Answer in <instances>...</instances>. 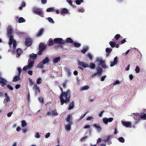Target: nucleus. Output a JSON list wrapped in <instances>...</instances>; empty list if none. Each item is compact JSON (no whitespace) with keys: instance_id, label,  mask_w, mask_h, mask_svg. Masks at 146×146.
<instances>
[{"instance_id":"47","label":"nucleus","mask_w":146,"mask_h":146,"mask_svg":"<svg viewBox=\"0 0 146 146\" xmlns=\"http://www.w3.org/2000/svg\"><path fill=\"white\" fill-rule=\"evenodd\" d=\"M135 71L136 73H138L140 71V69L138 66H136Z\"/></svg>"},{"instance_id":"40","label":"nucleus","mask_w":146,"mask_h":146,"mask_svg":"<svg viewBox=\"0 0 146 146\" xmlns=\"http://www.w3.org/2000/svg\"><path fill=\"white\" fill-rule=\"evenodd\" d=\"M95 64L92 63H90V65H89V67L91 69H92L94 68L95 67Z\"/></svg>"},{"instance_id":"18","label":"nucleus","mask_w":146,"mask_h":146,"mask_svg":"<svg viewBox=\"0 0 146 146\" xmlns=\"http://www.w3.org/2000/svg\"><path fill=\"white\" fill-rule=\"evenodd\" d=\"M65 42V43H74V42L72 39L71 38H67L66 39Z\"/></svg>"},{"instance_id":"23","label":"nucleus","mask_w":146,"mask_h":146,"mask_svg":"<svg viewBox=\"0 0 146 146\" xmlns=\"http://www.w3.org/2000/svg\"><path fill=\"white\" fill-rule=\"evenodd\" d=\"M50 59L48 57H46L43 60L42 62H43L44 64H45L47 63H48Z\"/></svg>"},{"instance_id":"53","label":"nucleus","mask_w":146,"mask_h":146,"mask_svg":"<svg viewBox=\"0 0 146 146\" xmlns=\"http://www.w3.org/2000/svg\"><path fill=\"white\" fill-rule=\"evenodd\" d=\"M39 101L42 103L44 102V99L42 97H40L38 98Z\"/></svg>"},{"instance_id":"48","label":"nucleus","mask_w":146,"mask_h":146,"mask_svg":"<svg viewBox=\"0 0 146 146\" xmlns=\"http://www.w3.org/2000/svg\"><path fill=\"white\" fill-rule=\"evenodd\" d=\"M70 115H68L66 118V120L69 122V123H72L70 121Z\"/></svg>"},{"instance_id":"39","label":"nucleus","mask_w":146,"mask_h":146,"mask_svg":"<svg viewBox=\"0 0 146 146\" xmlns=\"http://www.w3.org/2000/svg\"><path fill=\"white\" fill-rule=\"evenodd\" d=\"M43 64V62H40L38 64V65L37 66L38 68H42L43 67V64Z\"/></svg>"},{"instance_id":"8","label":"nucleus","mask_w":146,"mask_h":146,"mask_svg":"<svg viewBox=\"0 0 146 146\" xmlns=\"http://www.w3.org/2000/svg\"><path fill=\"white\" fill-rule=\"evenodd\" d=\"M113 120V117H110L108 118L107 117H104L103 119V122L106 124H108V122H111Z\"/></svg>"},{"instance_id":"57","label":"nucleus","mask_w":146,"mask_h":146,"mask_svg":"<svg viewBox=\"0 0 146 146\" xmlns=\"http://www.w3.org/2000/svg\"><path fill=\"white\" fill-rule=\"evenodd\" d=\"M87 138V136H86L84 137H83L81 139H80V141H83L85 140Z\"/></svg>"},{"instance_id":"43","label":"nucleus","mask_w":146,"mask_h":146,"mask_svg":"<svg viewBox=\"0 0 146 146\" xmlns=\"http://www.w3.org/2000/svg\"><path fill=\"white\" fill-rule=\"evenodd\" d=\"M74 46L76 47H78L80 46L81 44L80 43L75 42L74 43Z\"/></svg>"},{"instance_id":"38","label":"nucleus","mask_w":146,"mask_h":146,"mask_svg":"<svg viewBox=\"0 0 146 146\" xmlns=\"http://www.w3.org/2000/svg\"><path fill=\"white\" fill-rule=\"evenodd\" d=\"M100 65H101L102 67L103 68L106 69L108 68L107 66L105 64V61H104V62L102 63Z\"/></svg>"},{"instance_id":"15","label":"nucleus","mask_w":146,"mask_h":146,"mask_svg":"<svg viewBox=\"0 0 146 146\" xmlns=\"http://www.w3.org/2000/svg\"><path fill=\"white\" fill-rule=\"evenodd\" d=\"M0 80V83H1V85L2 87H4L5 86L6 84V80L2 78H1Z\"/></svg>"},{"instance_id":"60","label":"nucleus","mask_w":146,"mask_h":146,"mask_svg":"<svg viewBox=\"0 0 146 146\" xmlns=\"http://www.w3.org/2000/svg\"><path fill=\"white\" fill-rule=\"evenodd\" d=\"M18 71H19V74H18V75L19 76H20V74H21V73L22 72V69L21 68H18Z\"/></svg>"},{"instance_id":"14","label":"nucleus","mask_w":146,"mask_h":146,"mask_svg":"<svg viewBox=\"0 0 146 146\" xmlns=\"http://www.w3.org/2000/svg\"><path fill=\"white\" fill-rule=\"evenodd\" d=\"M118 62V58L117 56H116L114 59L113 62H111L110 65L111 67H112L114 66L115 64H116Z\"/></svg>"},{"instance_id":"42","label":"nucleus","mask_w":146,"mask_h":146,"mask_svg":"<svg viewBox=\"0 0 146 146\" xmlns=\"http://www.w3.org/2000/svg\"><path fill=\"white\" fill-rule=\"evenodd\" d=\"M121 36L120 35V34H116L114 37V38H115V40H118Z\"/></svg>"},{"instance_id":"64","label":"nucleus","mask_w":146,"mask_h":146,"mask_svg":"<svg viewBox=\"0 0 146 146\" xmlns=\"http://www.w3.org/2000/svg\"><path fill=\"white\" fill-rule=\"evenodd\" d=\"M50 135V133H47L45 135V137L47 138H48Z\"/></svg>"},{"instance_id":"3","label":"nucleus","mask_w":146,"mask_h":146,"mask_svg":"<svg viewBox=\"0 0 146 146\" xmlns=\"http://www.w3.org/2000/svg\"><path fill=\"white\" fill-rule=\"evenodd\" d=\"M9 45L10 46H11L13 43V47L14 49H15L16 47V41L14 39L13 35H11L9 37Z\"/></svg>"},{"instance_id":"11","label":"nucleus","mask_w":146,"mask_h":146,"mask_svg":"<svg viewBox=\"0 0 146 146\" xmlns=\"http://www.w3.org/2000/svg\"><path fill=\"white\" fill-rule=\"evenodd\" d=\"M122 124L123 126L127 127H131V123L129 121H123V122L122 123Z\"/></svg>"},{"instance_id":"41","label":"nucleus","mask_w":146,"mask_h":146,"mask_svg":"<svg viewBox=\"0 0 146 146\" xmlns=\"http://www.w3.org/2000/svg\"><path fill=\"white\" fill-rule=\"evenodd\" d=\"M111 137V135H110L106 136L104 139V141L105 142H107L109 140Z\"/></svg>"},{"instance_id":"49","label":"nucleus","mask_w":146,"mask_h":146,"mask_svg":"<svg viewBox=\"0 0 146 146\" xmlns=\"http://www.w3.org/2000/svg\"><path fill=\"white\" fill-rule=\"evenodd\" d=\"M29 80L30 85L31 86H32L34 84V82L32 81V80L30 78H29Z\"/></svg>"},{"instance_id":"36","label":"nucleus","mask_w":146,"mask_h":146,"mask_svg":"<svg viewBox=\"0 0 146 146\" xmlns=\"http://www.w3.org/2000/svg\"><path fill=\"white\" fill-rule=\"evenodd\" d=\"M112 49L110 48H107L106 49V51L107 53H110L112 51Z\"/></svg>"},{"instance_id":"9","label":"nucleus","mask_w":146,"mask_h":146,"mask_svg":"<svg viewBox=\"0 0 146 146\" xmlns=\"http://www.w3.org/2000/svg\"><path fill=\"white\" fill-rule=\"evenodd\" d=\"M25 43L26 46H30L32 43V40L30 38H27L26 39Z\"/></svg>"},{"instance_id":"34","label":"nucleus","mask_w":146,"mask_h":146,"mask_svg":"<svg viewBox=\"0 0 146 146\" xmlns=\"http://www.w3.org/2000/svg\"><path fill=\"white\" fill-rule=\"evenodd\" d=\"M27 125V123L25 120H23L21 122V126L23 127H25Z\"/></svg>"},{"instance_id":"45","label":"nucleus","mask_w":146,"mask_h":146,"mask_svg":"<svg viewBox=\"0 0 146 146\" xmlns=\"http://www.w3.org/2000/svg\"><path fill=\"white\" fill-rule=\"evenodd\" d=\"M83 2V0H76V3L77 5H80L81 3Z\"/></svg>"},{"instance_id":"1","label":"nucleus","mask_w":146,"mask_h":146,"mask_svg":"<svg viewBox=\"0 0 146 146\" xmlns=\"http://www.w3.org/2000/svg\"><path fill=\"white\" fill-rule=\"evenodd\" d=\"M61 93L59 97L61 102V105H63L64 103H67L69 102L71 97V93L69 90L66 92H63L62 88L59 86Z\"/></svg>"},{"instance_id":"13","label":"nucleus","mask_w":146,"mask_h":146,"mask_svg":"<svg viewBox=\"0 0 146 146\" xmlns=\"http://www.w3.org/2000/svg\"><path fill=\"white\" fill-rule=\"evenodd\" d=\"M96 71L97 74L99 76H101L103 72V69L102 68L100 67H97Z\"/></svg>"},{"instance_id":"6","label":"nucleus","mask_w":146,"mask_h":146,"mask_svg":"<svg viewBox=\"0 0 146 146\" xmlns=\"http://www.w3.org/2000/svg\"><path fill=\"white\" fill-rule=\"evenodd\" d=\"M78 64L80 66H78V68L83 70V68L89 67V65L86 63L84 62H81L79 61L78 62Z\"/></svg>"},{"instance_id":"32","label":"nucleus","mask_w":146,"mask_h":146,"mask_svg":"<svg viewBox=\"0 0 146 146\" xmlns=\"http://www.w3.org/2000/svg\"><path fill=\"white\" fill-rule=\"evenodd\" d=\"M55 10L52 7H50L48 8L46 11L47 12H54Z\"/></svg>"},{"instance_id":"4","label":"nucleus","mask_w":146,"mask_h":146,"mask_svg":"<svg viewBox=\"0 0 146 146\" xmlns=\"http://www.w3.org/2000/svg\"><path fill=\"white\" fill-rule=\"evenodd\" d=\"M33 12L42 17H44V15L42 10L39 8H35L33 9Z\"/></svg>"},{"instance_id":"62","label":"nucleus","mask_w":146,"mask_h":146,"mask_svg":"<svg viewBox=\"0 0 146 146\" xmlns=\"http://www.w3.org/2000/svg\"><path fill=\"white\" fill-rule=\"evenodd\" d=\"M67 1L71 6H72V3L71 0H67Z\"/></svg>"},{"instance_id":"63","label":"nucleus","mask_w":146,"mask_h":146,"mask_svg":"<svg viewBox=\"0 0 146 146\" xmlns=\"http://www.w3.org/2000/svg\"><path fill=\"white\" fill-rule=\"evenodd\" d=\"M67 74L68 76H70L71 74V72L70 70L69 69H68L67 70Z\"/></svg>"},{"instance_id":"59","label":"nucleus","mask_w":146,"mask_h":146,"mask_svg":"<svg viewBox=\"0 0 146 146\" xmlns=\"http://www.w3.org/2000/svg\"><path fill=\"white\" fill-rule=\"evenodd\" d=\"M106 76H102L101 77V80L102 81H104V80L105 78L106 77Z\"/></svg>"},{"instance_id":"50","label":"nucleus","mask_w":146,"mask_h":146,"mask_svg":"<svg viewBox=\"0 0 146 146\" xmlns=\"http://www.w3.org/2000/svg\"><path fill=\"white\" fill-rule=\"evenodd\" d=\"M120 83V81L118 80H117L116 81H115L113 83V84L114 85H115L117 84H119Z\"/></svg>"},{"instance_id":"35","label":"nucleus","mask_w":146,"mask_h":146,"mask_svg":"<svg viewBox=\"0 0 146 146\" xmlns=\"http://www.w3.org/2000/svg\"><path fill=\"white\" fill-rule=\"evenodd\" d=\"M25 20L23 17H20L19 19V23L25 22Z\"/></svg>"},{"instance_id":"5","label":"nucleus","mask_w":146,"mask_h":146,"mask_svg":"<svg viewBox=\"0 0 146 146\" xmlns=\"http://www.w3.org/2000/svg\"><path fill=\"white\" fill-rule=\"evenodd\" d=\"M46 46L43 43H40V44L39 47V51L38 53V55L42 54V52L46 49Z\"/></svg>"},{"instance_id":"25","label":"nucleus","mask_w":146,"mask_h":146,"mask_svg":"<svg viewBox=\"0 0 146 146\" xmlns=\"http://www.w3.org/2000/svg\"><path fill=\"white\" fill-rule=\"evenodd\" d=\"M49 43H48V45L49 46H51L55 42H54V40H53L51 38H50L49 40Z\"/></svg>"},{"instance_id":"19","label":"nucleus","mask_w":146,"mask_h":146,"mask_svg":"<svg viewBox=\"0 0 146 146\" xmlns=\"http://www.w3.org/2000/svg\"><path fill=\"white\" fill-rule=\"evenodd\" d=\"M68 13V10L66 8H63L60 12V14L62 15L64 14H67Z\"/></svg>"},{"instance_id":"61","label":"nucleus","mask_w":146,"mask_h":146,"mask_svg":"<svg viewBox=\"0 0 146 146\" xmlns=\"http://www.w3.org/2000/svg\"><path fill=\"white\" fill-rule=\"evenodd\" d=\"M13 113L12 112H11L8 113L7 114V117H10L12 114Z\"/></svg>"},{"instance_id":"29","label":"nucleus","mask_w":146,"mask_h":146,"mask_svg":"<svg viewBox=\"0 0 146 146\" xmlns=\"http://www.w3.org/2000/svg\"><path fill=\"white\" fill-rule=\"evenodd\" d=\"M96 60L99 63V64L100 65L102 63H103L104 61L102 60V58H97Z\"/></svg>"},{"instance_id":"7","label":"nucleus","mask_w":146,"mask_h":146,"mask_svg":"<svg viewBox=\"0 0 146 146\" xmlns=\"http://www.w3.org/2000/svg\"><path fill=\"white\" fill-rule=\"evenodd\" d=\"M33 89L34 91L35 95L37 96L38 94L40 93V91L39 87L37 86V85L35 84L33 85Z\"/></svg>"},{"instance_id":"24","label":"nucleus","mask_w":146,"mask_h":146,"mask_svg":"<svg viewBox=\"0 0 146 146\" xmlns=\"http://www.w3.org/2000/svg\"><path fill=\"white\" fill-rule=\"evenodd\" d=\"M61 58L60 57H58L56 58H54L53 60V62L54 63H57L58 61H60Z\"/></svg>"},{"instance_id":"58","label":"nucleus","mask_w":146,"mask_h":146,"mask_svg":"<svg viewBox=\"0 0 146 146\" xmlns=\"http://www.w3.org/2000/svg\"><path fill=\"white\" fill-rule=\"evenodd\" d=\"M88 112V111H87L86 113L85 114H84L83 115H82L80 119V120H81V119H82V118H84V117L85 116V115H86V114Z\"/></svg>"},{"instance_id":"55","label":"nucleus","mask_w":146,"mask_h":146,"mask_svg":"<svg viewBox=\"0 0 146 146\" xmlns=\"http://www.w3.org/2000/svg\"><path fill=\"white\" fill-rule=\"evenodd\" d=\"M40 137V135L38 132L36 133L35 137L37 138H39Z\"/></svg>"},{"instance_id":"28","label":"nucleus","mask_w":146,"mask_h":146,"mask_svg":"<svg viewBox=\"0 0 146 146\" xmlns=\"http://www.w3.org/2000/svg\"><path fill=\"white\" fill-rule=\"evenodd\" d=\"M109 44L112 48L114 47L116 45L115 43L113 41H111L109 42Z\"/></svg>"},{"instance_id":"51","label":"nucleus","mask_w":146,"mask_h":146,"mask_svg":"<svg viewBox=\"0 0 146 146\" xmlns=\"http://www.w3.org/2000/svg\"><path fill=\"white\" fill-rule=\"evenodd\" d=\"M87 56L88 58H89L90 60H92V56L90 53H88L87 54Z\"/></svg>"},{"instance_id":"54","label":"nucleus","mask_w":146,"mask_h":146,"mask_svg":"<svg viewBox=\"0 0 146 146\" xmlns=\"http://www.w3.org/2000/svg\"><path fill=\"white\" fill-rule=\"evenodd\" d=\"M7 87L11 90H13V87L9 85H7Z\"/></svg>"},{"instance_id":"30","label":"nucleus","mask_w":146,"mask_h":146,"mask_svg":"<svg viewBox=\"0 0 146 146\" xmlns=\"http://www.w3.org/2000/svg\"><path fill=\"white\" fill-rule=\"evenodd\" d=\"M88 49V46H85L81 50V52L83 53H85Z\"/></svg>"},{"instance_id":"31","label":"nucleus","mask_w":146,"mask_h":146,"mask_svg":"<svg viewBox=\"0 0 146 146\" xmlns=\"http://www.w3.org/2000/svg\"><path fill=\"white\" fill-rule=\"evenodd\" d=\"M89 88L88 86H85L81 88L80 90L83 91L88 89Z\"/></svg>"},{"instance_id":"22","label":"nucleus","mask_w":146,"mask_h":146,"mask_svg":"<svg viewBox=\"0 0 146 146\" xmlns=\"http://www.w3.org/2000/svg\"><path fill=\"white\" fill-rule=\"evenodd\" d=\"M17 55L18 56V57H19L21 54L23 53L22 50L20 48H18L16 51Z\"/></svg>"},{"instance_id":"33","label":"nucleus","mask_w":146,"mask_h":146,"mask_svg":"<svg viewBox=\"0 0 146 146\" xmlns=\"http://www.w3.org/2000/svg\"><path fill=\"white\" fill-rule=\"evenodd\" d=\"M42 79L41 78H38L36 80V83L38 84H40L42 83Z\"/></svg>"},{"instance_id":"17","label":"nucleus","mask_w":146,"mask_h":146,"mask_svg":"<svg viewBox=\"0 0 146 146\" xmlns=\"http://www.w3.org/2000/svg\"><path fill=\"white\" fill-rule=\"evenodd\" d=\"M30 59L32 60H35L37 57V54L32 53L30 55Z\"/></svg>"},{"instance_id":"27","label":"nucleus","mask_w":146,"mask_h":146,"mask_svg":"<svg viewBox=\"0 0 146 146\" xmlns=\"http://www.w3.org/2000/svg\"><path fill=\"white\" fill-rule=\"evenodd\" d=\"M74 106V102H72L70 104V105L68 107V110H70L72 109Z\"/></svg>"},{"instance_id":"12","label":"nucleus","mask_w":146,"mask_h":146,"mask_svg":"<svg viewBox=\"0 0 146 146\" xmlns=\"http://www.w3.org/2000/svg\"><path fill=\"white\" fill-rule=\"evenodd\" d=\"M7 36L9 37H9L13 35H11V34H12V33L13 32V30L12 29L11 27H8L7 30Z\"/></svg>"},{"instance_id":"52","label":"nucleus","mask_w":146,"mask_h":146,"mask_svg":"<svg viewBox=\"0 0 146 146\" xmlns=\"http://www.w3.org/2000/svg\"><path fill=\"white\" fill-rule=\"evenodd\" d=\"M28 69H29V67L27 65H26L23 68V71H26Z\"/></svg>"},{"instance_id":"20","label":"nucleus","mask_w":146,"mask_h":146,"mask_svg":"<svg viewBox=\"0 0 146 146\" xmlns=\"http://www.w3.org/2000/svg\"><path fill=\"white\" fill-rule=\"evenodd\" d=\"M44 31V29H40L39 31L37 34L36 35V37H39L43 33Z\"/></svg>"},{"instance_id":"2","label":"nucleus","mask_w":146,"mask_h":146,"mask_svg":"<svg viewBox=\"0 0 146 146\" xmlns=\"http://www.w3.org/2000/svg\"><path fill=\"white\" fill-rule=\"evenodd\" d=\"M55 43L58 44L59 46V47L62 48H63V46L62 45L65 44L64 40L61 38H56L54 39Z\"/></svg>"},{"instance_id":"16","label":"nucleus","mask_w":146,"mask_h":146,"mask_svg":"<svg viewBox=\"0 0 146 146\" xmlns=\"http://www.w3.org/2000/svg\"><path fill=\"white\" fill-rule=\"evenodd\" d=\"M93 126L97 129L98 131V132L100 131L102 129L101 126L98 124H94V125Z\"/></svg>"},{"instance_id":"37","label":"nucleus","mask_w":146,"mask_h":146,"mask_svg":"<svg viewBox=\"0 0 146 146\" xmlns=\"http://www.w3.org/2000/svg\"><path fill=\"white\" fill-rule=\"evenodd\" d=\"M118 141L121 142V143H124L125 141V139L124 138L122 137H120L118 139Z\"/></svg>"},{"instance_id":"10","label":"nucleus","mask_w":146,"mask_h":146,"mask_svg":"<svg viewBox=\"0 0 146 146\" xmlns=\"http://www.w3.org/2000/svg\"><path fill=\"white\" fill-rule=\"evenodd\" d=\"M34 61L33 60L31 59H29L28 61V65L27 66L29 67V69H31L33 66Z\"/></svg>"},{"instance_id":"56","label":"nucleus","mask_w":146,"mask_h":146,"mask_svg":"<svg viewBox=\"0 0 146 146\" xmlns=\"http://www.w3.org/2000/svg\"><path fill=\"white\" fill-rule=\"evenodd\" d=\"M140 117L141 118L144 119H146V114H143Z\"/></svg>"},{"instance_id":"21","label":"nucleus","mask_w":146,"mask_h":146,"mask_svg":"<svg viewBox=\"0 0 146 146\" xmlns=\"http://www.w3.org/2000/svg\"><path fill=\"white\" fill-rule=\"evenodd\" d=\"M20 76H14L13 79V81L15 82L20 80Z\"/></svg>"},{"instance_id":"44","label":"nucleus","mask_w":146,"mask_h":146,"mask_svg":"<svg viewBox=\"0 0 146 146\" xmlns=\"http://www.w3.org/2000/svg\"><path fill=\"white\" fill-rule=\"evenodd\" d=\"M47 19L48 21L51 23H54V22L53 21V19L51 17H48L47 18Z\"/></svg>"},{"instance_id":"46","label":"nucleus","mask_w":146,"mask_h":146,"mask_svg":"<svg viewBox=\"0 0 146 146\" xmlns=\"http://www.w3.org/2000/svg\"><path fill=\"white\" fill-rule=\"evenodd\" d=\"M52 114L55 116L58 115V114L56 110H55L52 111Z\"/></svg>"},{"instance_id":"26","label":"nucleus","mask_w":146,"mask_h":146,"mask_svg":"<svg viewBox=\"0 0 146 146\" xmlns=\"http://www.w3.org/2000/svg\"><path fill=\"white\" fill-rule=\"evenodd\" d=\"M72 123H69V124L67 125L65 127L67 131H70L71 128V125Z\"/></svg>"}]
</instances>
